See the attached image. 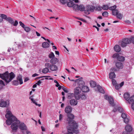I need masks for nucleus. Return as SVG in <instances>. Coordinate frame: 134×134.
Here are the masks:
<instances>
[{"label":"nucleus","instance_id":"obj_42","mask_svg":"<svg viewBox=\"0 0 134 134\" xmlns=\"http://www.w3.org/2000/svg\"><path fill=\"white\" fill-rule=\"evenodd\" d=\"M119 54L118 53H116L114 54L112 56V57L114 58H116L117 59H118V58L119 56Z\"/></svg>","mask_w":134,"mask_h":134},{"label":"nucleus","instance_id":"obj_50","mask_svg":"<svg viewBox=\"0 0 134 134\" xmlns=\"http://www.w3.org/2000/svg\"><path fill=\"white\" fill-rule=\"evenodd\" d=\"M102 9V7L100 6H98L96 8V10L98 11H101Z\"/></svg>","mask_w":134,"mask_h":134},{"label":"nucleus","instance_id":"obj_13","mask_svg":"<svg viewBox=\"0 0 134 134\" xmlns=\"http://www.w3.org/2000/svg\"><path fill=\"white\" fill-rule=\"evenodd\" d=\"M115 65L116 67L119 69H122L123 67V65L121 62H117L116 63Z\"/></svg>","mask_w":134,"mask_h":134},{"label":"nucleus","instance_id":"obj_62","mask_svg":"<svg viewBox=\"0 0 134 134\" xmlns=\"http://www.w3.org/2000/svg\"><path fill=\"white\" fill-rule=\"evenodd\" d=\"M110 97H109L107 95H105L104 96V98L105 99H107V100H108L109 99V98Z\"/></svg>","mask_w":134,"mask_h":134},{"label":"nucleus","instance_id":"obj_43","mask_svg":"<svg viewBox=\"0 0 134 134\" xmlns=\"http://www.w3.org/2000/svg\"><path fill=\"white\" fill-rule=\"evenodd\" d=\"M111 72H116L117 71H118V70L116 68H111L110 70Z\"/></svg>","mask_w":134,"mask_h":134},{"label":"nucleus","instance_id":"obj_27","mask_svg":"<svg viewBox=\"0 0 134 134\" xmlns=\"http://www.w3.org/2000/svg\"><path fill=\"white\" fill-rule=\"evenodd\" d=\"M123 41L126 43V45L131 43V40L130 39L126 38L123 39Z\"/></svg>","mask_w":134,"mask_h":134},{"label":"nucleus","instance_id":"obj_35","mask_svg":"<svg viewBox=\"0 0 134 134\" xmlns=\"http://www.w3.org/2000/svg\"><path fill=\"white\" fill-rule=\"evenodd\" d=\"M55 56L54 53L52 52H51L48 55L49 58L51 59L53 58H54Z\"/></svg>","mask_w":134,"mask_h":134},{"label":"nucleus","instance_id":"obj_58","mask_svg":"<svg viewBox=\"0 0 134 134\" xmlns=\"http://www.w3.org/2000/svg\"><path fill=\"white\" fill-rule=\"evenodd\" d=\"M130 40H131V42L133 44H134V37H131L130 38Z\"/></svg>","mask_w":134,"mask_h":134},{"label":"nucleus","instance_id":"obj_2","mask_svg":"<svg viewBox=\"0 0 134 134\" xmlns=\"http://www.w3.org/2000/svg\"><path fill=\"white\" fill-rule=\"evenodd\" d=\"M15 75L13 72L9 74L8 71L3 74H0V77L4 80L7 84L10 82L15 77Z\"/></svg>","mask_w":134,"mask_h":134},{"label":"nucleus","instance_id":"obj_36","mask_svg":"<svg viewBox=\"0 0 134 134\" xmlns=\"http://www.w3.org/2000/svg\"><path fill=\"white\" fill-rule=\"evenodd\" d=\"M78 7L79 5L77 4H74L72 7L75 10L78 9Z\"/></svg>","mask_w":134,"mask_h":134},{"label":"nucleus","instance_id":"obj_29","mask_svg":"<svg viewBox=\"0 0 134 134\" xmlns=\"http://www.w3.org/2000/svg\"><path fill=\"white\" fill-rule=\"evenodd\" d=\"M49 71V69L48 68L46 67L44 68H43L42 71V72L44 74H46Z\"/></svg>","mask_w":134,"mask_h":134},{"label":"nucleus","instance_id":"obj_55","mask_svg":"<svg viewBox=\"0 0 134 134\" xmlns=\"http://www.w3.org/2000/svg\"><path fill=\"white\" fill-rule=\"evenodd\" d=\"M62 89L66 93L68 92V90L65 89V87L64 86H63L62 87Z\"/></svg>","mask_w":134,"mask_h":134},{"label":"nucleus","instance_id":"obj_15","mask_svg":"<svg viewBox=\"0 0 134 134\" xmlns=\"http://www.w3.org/2000/svg\"><path fill=\"white\" fill-rule=\"evenodd\" d=\"M124 96L125 99L127 101H128V102L130 103V102L129 101L130 98V94L127 93H125L124 94Z\"/></svg>","mask_w":134,"mask_h":134},{"label":"nucleus","instance_id":"obj_34","mask_svg":"<svg viewBox=\"0 0 134 134\" xmlns=\"http://www.w3.org/2000/svg\"><path fill=\"white\" fill-rule=\"evenodd\" d=\"M102 7V9L104 10H107L109 9L108 6L107 5H104Z\"/></svg>","mask_w":134,"mask_h":134},{"label":"nucleus","instance_id":"obj_49","mask_svg":"<svg viewBox=\"0 0 134 134\" xmlns=\"http://www.w3.org/2000/svg\"><path fill=\"white\" fill-rule=\"evenodd\" d=\"M112 81L113 85H115L117 84L116 81L114 79H112Z\"/></svg>","mask_w":134,"mask_h":134},{"label":"nucleus","instance_id":"obj_16","mask_svg":"<svg viewBox=\"0 0 134 134\" xmlns=\"http://www.w3.org/2000/svg\"><path fill=\"white\" fill-rule=\"evenodd\" d=\"M77 101L74 99H71L70 101V103L71 105H75L77 104Z\"/></svg>","mask_w":134,"mask_h":134},{"label":"nucleus","instance_id":"obj_11","mask_svg":"<svg viewBox=\"0 0 134 134\" xmlns=\"http://www.w3.org/2000/svg\"><path fill=\"white\" fill-rule=\"evenodd\" d=\"M81 90L82 91L84 92H88L89 89L88 87L87 86L83 85L82 87Z\"/></svg>","mask_w":134,"mask_h":134},{"label":"nucleus","instance_id":"obj_25","mask_svg":"<svg viewBox=\"0 0 134 134\" xmlns=\"http://www.w3.org/2000/svg\"><path fill=\"white\" fill-rule=\"evenodd\" d=\"M119 13V10L117 9L113 10L112 12V14L114 16L117 15Z\"/></svg>","mask_w":134,"mask_h":134},{"label":"nucleus","instance_id":"obj_33","mask_svg":"<svg viewBox=\"0 0 134 134\" xmlns=\"http://www.w3.org/2000/svg\"><path fill=\"white\" fill-rule=\"evenodd\" d=\"M116 16V18L119 19H121L123 17V15L122 14L120 13H118V14Z\"/></svg>","mask_w":134,"mask_h":134},{"label":"nucleus","instance_id":"obj_9","mask_svg":"<svg viewBox=\"0 0 134 134\" xmlns=\"http://www.w3.org/2000/svg\"><path fill=\"white\" fill-rule=\"evenodd\" d=\"M125 129L127 133H130L132 131V127L129 125H127L125 127Z\"/></svg>","mask_w":134,"mask_h":134},{"label":"nucleus","instance_id":"obj_53","mask_svg":"<svg viewBox=\"0 0 134 134\" xmlns=\"http://www.w3.org/2000/svg\"><path fill=\"white\" fill-rule=\"evenodd\" d=\"M84 13L86 14H90V13L89 12V11H88V9H87L86 10H84Z\"/></svg>","mask_w":134,"mask_h":134},{"label":"nucleus","instance_id":"obj_28","mask_svg":"<svg viewBox=\"0 0 134 134\" xmlns=\"http://www.w3.org/2000/svg\"><path fill=\"white\" fill-rule=\"evenodd\" d=\"M12 84L15 86H17L19 84V82L17 80H15L12 82Z\"/></svg>","mask_w":134,"mask_h":134},{"label":"nucleus","instance_id":"obj_19","mask_svg":"<svg viewBox=\"0 0 134 134\" xmlns=\"http://www.w3.org/2000/svg\"><path fill=\"white\" fill-rule=\"evenodd\" d=\"M109 102L110 104L112 106H114L115 104L114 103V99L112 97H110L108 99Z\"/></svg>","mask_w":134,"mask_h":134},{"label":"nucleus","instance_id":"obj_59","mask_svg":"<svg viewBox=\"0 0 134 134\" xmlns=\"http://www.w3.org/2000/svg\"><path fill=\"white\" fill-rule=\"evenodd\" d=\"M125 22L127 24H130L131 23V22L129 20H125Z\"/></svg>","mask_w":134,"mask_h":134},{"label":"nucleus","instance_id":"obj_6","mask_svg":"<svg viewBox=\"0 0 134 134\" xmlns=\"http://www.w3.org/2000/svg\"><path fill=\"white\" fill-rule=\"evenodd\" d=\"M18 127L19 129L22 131L27 130V127L24 123H20L18 125ZM22 132L23 134H25L24 131H22Z\"/></svg>","mask_w":134,"mask_h":134},{"label":"nucleus","instance_id":"obj_46","mask_svg":"<svg viewBox=\"0 0 134 134\" xmlns=\"http://www.w3.org/2000/svg\"><path fill=\"white\" fill-rule=\"evenodd\" d=\"M52 65L50 63H47L45 64V66L47 68H50Z\"/></svg>","mask_w":134,"mask_h":134},{"label":"nucleus","instance_id":"obj_57","mask_svg":"<svg viewBox=\"0 0 134 134\" xmlns=\"http://www.w3.org/2000/svg\"><path fill=\"white\" fill-rule=\"evenodd\" d=\"M120 87L119 85H117V84L115 85V89L116 90H118L120 88Z\"/></svg>","mask_w":134,"mask_h":134},{"label":"nucleus","instance_id":"obj_48","mask_svg":"<svg viewBox=\"0 0 134 134\" xmlns=\"http://www.w3.org/2000/svg\"><path fill=\"white\" fill-rule=\"evenodd\" d=\"M60 2L62 4H63L66 3L67 2L66 0H60Z\"/></svg>","mask_w":134,"mask_h":134},{"label":"nucleus","instance_id":"obj_17","mask_svg":"<svg viewBox=\"0 0 134 134\" xmlns=\"http://www.w3.org/2000/svg\"><path fill=\"white\" fill-rule=\"evenodd\" d=\"M97 87L99 91L102 93H104L105 91L102 87L99 85H97Z\"/></svg>","mask_w":134,"mask_h":134},{"label":"nucleus","instance_id":"obj_47","mask_svg":"<svg viewBox=\"0 0 134 134\" xmlns=\"http://www.w3.org/2000/svg\"><path fill=\"white\" fill-rule=\"evenodd\" d=\"M124 110V109H113V111H114V112L118 111L120 112L121 113Z\"/></svg>","mask_w":134,"mask_h":134},{"label":"nucleus","instance_id":"obj_10","mask_svg":"<svg viewBox=\"0 0 134 134\" xmlns=\"http://www.w3.org/2000/svg\"><path fill=\"white\" fill-rule=\"evenodd\" d=\"M86 8L87 9H88V11H90L93 12L94 9H95L96 8L93 6L92 5H88L86 6Z\"/></svg>","mask_w":134,"mask_h":134},{"label":"nucleus","instance_id":"obj_8","mask_svg":"<svg viewBox=\"0 0 134 134\" xmlns=\"http://www.w3.org/2000/svg\"><path fill=\"white\" fill-rule=\"evenodd\" d=\"M75 98L77 100H79L80 99H85L86 98L85 95L83 94L78 95L77 96H75Z\"/></svg>","mask_w":134,"mask_h":134},{"label":"nucleus","instance_id":"obj_12","mask_svg":"<svg viewBox=\"0 0 134 134\" xmlns=\"http://www.w3.org/2000/svg\"><path fill=\"white\" fill-rule=\"evenodd\" d=\"M58 62V59L55 57L52 58L50 60V62L51 63L55 64Z\"/></svg>","mask_w":134,"mask_h":134},{"label":"nucleus","instance_id":"obj_61","mask_svg":"<svg viewBox=\"0 0 134 134\" xmlns=\"http://www.w3.org/2000/svg\"><path fill=\"white\" fill-rule=\"evenodd\" d=\"M41 38L44 39V40L46 41L47 40L49 43H50V41L48 39H46L44 37H43L42 36Z\"/></svg>","mask_w":134,"mask_h":134},{"label":"nucleus","instance_id":"obj_51","mask_svg":"<svg viewBox=\"0 0 134 134\" xmlns=\"http://www.w3.org/2000/svg\"><path fill=\"white\" fill-rule=\"evenodd\" d=\"M19 23L20 24V25L21 26L24 28L25 27V25L23 24L22 22L21 21H20L19 22Z\"/></svg>","mask_w":134,"mask_h":134},{"label":"nucleus","instance_id":"obj_60","mask_svg":"<svg viewBox=\"0 0 134 134\" xmlns=\"http://www.w3.org/2000/svg\"><path fill=\"white\" fill-rule=\"evenodd\" d=\"M13 25L14 26H16L18 24V22L17 21L15 20V23L14 24L13 23Z\"/></svg>","mask_w":134,"mask_h":134},{"label":"nucleus","instance_id":"obj_37","mask_svg":"<svg viewBox=\"0 0 134 134\" xmlns=\"http://www.w3.org/2000/svg\"><path fill=\"white\" fill-rule=\"evenodd\" d=\"M117 6L116 5H114L113 6L110 7L109 8V9L113 11V10H115Z\"/></svg>","mask_w":134,"mask_h":134},{"label":"nucleus","instance_id":"obj_64","mask_svg":"<svg viewBox=\"0 0 134 134\" xmlns=\"http://www.w3.org/2000/svg\"><path fill=\"white\" fill-rule=\"evenodd\" d=\"M131 106L132 109H134V103H132Z\"/></svg>","mask_w":134,"mask_h":134},{"label":"nucleus","instance_id":"obj_24","mask_svg":"<svg viewBox=\"0 0 134 134\" xmlns=\"http://www.w3.org/2000/svg\"><path fill=\"white\" fill-rule=\"evenodd\" d=\"M90 84L91 86L92 87H95L96 85V82L93 81H91L90 82Z\"/></svg>","mask_w":134,"mask_h":134},{"label":"nucleus","instance_id":"obj_14","mask_svg":"<svg viewBox=\"0 0 134 134\" xmlns=\"http://www.w3.org/2000/svg\"><path fill=\"white\" fill-rule=\"evenodd\" d=\"M17 80L19 82V84L21 85L23 83L22 76L20 75H19L17 77Z\"/></svg>","mask_w":134,"mask_h":134},{"label":"nucleus","instance_id":"obj_45","mask_svg":"<svg viewBox=\"0 0 134 134\" xmlns=\"http://www.w3.org/2000/svg\"><path fill=\"white\" fill-rule=\"evenodd\" d=\"M44 79H42L40 80H39L37 82V83H36V84L39 86H40V84L42 82V81Z\"/></svg>","mask_w":134,"mask_h":134},{"label":"nucleus","instance_id":"obj_39","mask_svg":"<svg viewBox=\"0 0 134 134\" xmlns=\"http://www.w3.org/2000/svg\"><path fill=\"white\" fill-rule=\"evenodd\" d=\"M121 46L122 47H124L126 46L127 45L126 43L123 41V40L121 42Z\"/></svg>","mask_w":134,"mask_h":134},{"label":"nucleus","instance_id":"obj_26","mask_svg":"<svg viewBox=\"0 0 134 134\" xmlns=\"http://www.w3.org/2000/svg\"><path fill=\"white\" fill-rule=\"evenodd\" d=\"M85 8L84 6L82 5H79L78 10H80L81 11H84Z\"/></svg>","mask_w":134,"mask_h":134},{"label":"nucleus","instance_id":"obj_56","mask_svg":"<svg viewBox=\"0 0 134 134\" xmlns=\"http://www.w3.org/2000/svg\"><path fill=\"white\" fill-rule=\"evenodd\" d=\"M54 82L55 83H56L57 84L55 85V86L57 87H59V86H60L58 82L56 80H54Z\"/></svg>","mask_w":134,"mask_h":134},{"label":"nucleus","instance_id":"obj_44","mask_svg":"<svg viewBox=\"0 0 134 134\" xmlns=\"http://www.w3.org/2000/svg\"><path fill=\"white\" fill-rule=\"evenodd\" d=\"M24 29V30L27 32H29L30 30V28L27 27H25Z\"/></svg>","mask_w":134,"mask_h":134},{"label":"nucleus","instance_id":"obj_31","mask_svg":"<svg viewBox=\"0 0 134 134\" xmlns=\"http://www.w3.org/2000/svg\"><path fill=\"white\" fill-rule=\"evenodd\" d=\"M6 20L12 24H13V20L10 17L8 18Z\"/></svg>","mask_w":134,"mask_h":134},{"label":"nucleus","instance_id":"obj_18","mask_svg":"<svg viewBox=\"0 0 134 134\" xmlns=\"http://www.w3.org/2000/svg\"><path fill=\"white\" fill-rule=\"evenodd\" d=\"M114 50L116 52H119L121 50V48L120 46L118 45H115L114 48Z\"/></svg>","mask_w":134,"mask_h":134},{"label":"nucleus","instance_id":"obj_32","mask_svg":"<svg viewBox=\"0 0 134 134\" xmlns=\"http://www.w3.org/2000/svg\"><path fill=\"white\" fill-rule=\"evenodd\" d=\"M74 4V3L73 2H68L67 5L68 7H73Z\"/></svg>","mask_w":134,"mask_h":134},{"label":"nucleus","instance_id":"obj_63","mask_svg":"<svg viewBox=\"0 0 134 134\" xmlns=\"http://www.w3.org/2000/svg\"><path fill=\"white\" fill-rule=\"evenodd\" d=\"M124 82L122 81L119 84V85L120 87H122L124 85Z\"/></svg>","mask_w":134,"mask_h":134},{"label":"nucleus","instance_id":"obj_3","mask_svg":"<svg viewBox=\"0 0 134 134\" xmlns=\"http://www.w3.org/2000/svg\"><path fill=\"white\" fill-rule=\"evenodd\" d=\"M9 104V100H7L4 101L3 99L0 100V107H7Z\"/></svg>","mask_w":134,"mask_h":134},{"label":"nucleus","instance_id":"obj_41","mask_svg":"<svg viewBox=\"0 0 134 134\" xmlns=\"http://www.w3.org/2000/svg\"><path fill=\"white\" fill-rule=\"evenodd\" d=\"M102 15L104 17H107L108 15V13L107 12L105 11L102 13Z\"/></svg>","mask_w":134,"mask_h":134},{"label":"nucleus","instance_id":"obj_52","mask_svg":"<svg viewBox=\"0 0 134 134\" xmlns=\"http://www.w3.org/2000/svg\"><path fill=\"white\" fill-rule=\"evenodd\" d=\"M0 85H1L2 87L5 86L4 82L2 80H0Z\"/></svg>","mask_w":134,"mask_h":134},{"label":"nucleus","instance_id":"obj_30","mask_svg":"<svg viewBox=\"0 0 134 134\" xmlns=\"http://www.w3.org/2000/svg\"><path fill=\"white\" fill-rule=\"evenodd\" d=\"M117 60L123 62L125 60V58L122 56H120L119 55Z\"/></svg>","mask_w":134,"mask_h":134},{"label":"nucleus","instance_id":"obj_7","mask_svg":"<svg viewBox=\"0 0 134 134\" xmlns=\"http://www.w3.org/2000/svg\"><path fill=\"white\" fill-rule=\"evenodd\" d=\"M81 88L77 87H76L74 90L75 96H78V95L81 92Z\"/></svg>","mask_w":134,"mask_h":134},{"label":"nucleus","instance_id":"obj_1","mask_svg":"<svg viewBox=\"0 0 134 134\" xmlns=\"http://www.w3.org/2000/svg\"><path fill=\"white\" fill-rule=\"evenodd\" d=\"M7 112L5 117L7 119L6 121V123L7 125H10L14 122L11 125V128L12 129L11 132L15 134L17 131L18 124L20 123V121L12 115L11 112L9 111V109H7Z\"/></svg>","mask_w":134,"mask_h":134},{"label":"nucleus","instance_id":"obj_4","mask_svg":"<svg viewBox=\"0 0 134 134\" xmlns=\"http://www.w3.org/2000/svg\"><path fill=\"white\" fill-rule=\"evenodd\" d=\"M83 78L81 77L79 79L75 80V82L77 83V85L79 87H81L85 85L84 82L83 81Z\"/></svg>","mask_w":134,"mask_h":134},{"label":"nucleus","instance_id":"obj_21","mask_svg":"<svg viewBox=\"0 0 134 134\" xmlns=\"http://www.w3.org/2000/svg\"><path fill=\"white\" fill-rule=\"evenodd\" d=\"M109 78L111 79H112L115 77V75L114 72H111L109 74Z\"/></svg>","mask_w":134,"mask_h":134},{"label":"nucleus","instance_id":"obj_40","mask_svg":"<svg viewBox=\"0 0 134 134\" xmlns=\"http://www.w3.org/2000/svg\"><path fill=\"white\" fill-rule=\"evenodd\" d=\"M1 16L2 19H4L6 20L8 18L7 15L5 14H1Z\"/></svg>","mask_w":134,"mask_h":134},{"label":"nucleus","instance_id":"obj_22","mask_svg":"<svg viewBox=\"0 0 134 134\" xmlns=\"http://www.w3.org/2000/svg\"><path fill=\"white\" fill-rule=\"evenodd\" d=\"M49 44L47 42H45L42 43V47L43 48H47L49 47Z\"/></svg>","mask_w":134,"mask_h":134},{"label":"nucleus","instance_id":"obj_20","mask_svg":"<svg viewBox=\"0 0 134 134\" xmlns=\"http://www.w3.org/2000/svg\"><path fill=\"white\" fill-rule=\"evenodd\" d=\"M50 69L52 71H56L58 70V67L56 65L52 64L51 65Z\"/></svg>","mask_w":134,"mask_h":134},{"label":"nucleus","instance_id":"obj_38","mask_svg":"<svg viewBox=\"0 0 134 134\" xmlns=\"http://www.w3.org/2000/svg\"><path fill=\"white\" fill-rule=\"evenodd\" d=\"M130 102L132 103H134V95L132 96L129 100Z\"/></svg>","mask_w":134,"mask_h":134},{"label":"nucleus","instance_id":"obj_23","mask_svg":"<svg viewBox=\"0 0 134 134\" xmlns=\"http://www.w3.org/2000/svg\"><path fill=\"white\" fill-rule=\"evenodd\" d=\"M74 94L73 93H69L67 95V98L68 99L72 98L74 97Z\"/></svg>","mask_w":134,"mask_h":134},{"label":"nucleus","instance_id":"obj_54","mask_svg":"<svg viewBox=\"0 0 134 134\" xmlns=\"http://www.w3.org/2000/svg\"><path fill=\"white\" fill-rule=\"evenodd\" d=\"M63 118V116L61 114H60L59 116V121H61Z\"/></svg>","mask_w":134,"mask_h":134},{"label":"nucleus","instance_id":"obj_5","mask_svg":"<svg viewBox=\"0 0 134 134\" xmlns=\"http://www.w3.org/2000/svg\"><path fill=\"white\" fill-rule=\"evenodd\" d=\"M121 116L124 119V122L126 124L128 123L130 120V117L124 113H122Z\"/></svg>","mask_w":134,"mask_h":134}]
</instances>
